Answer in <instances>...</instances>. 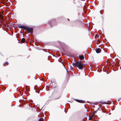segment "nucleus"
Instances as JSON below:
<instances>
[{
	"instance_id": "1",
	"label": "nucleus",
	"mask_w": 121,
	"mask_h": 121,
	"mask_svg": "<svg viewBox=\"0 0 121 121\" xmlns=\"http://www.w3.org/2000/svg\"><path fill=\"white\" fill-rule=\"evenodd\" d=\"M73 65L74 67H78L80 69H82L83 67V65L78 61H77L73 63Z\"/></svg>"
},
{
	"instance_id": "2",
	"label": "nucleus",
	"mask_w": 121,
	"mask_h": 121,
	"mask_svg": "<svg viewBox=\"0 0 121 121\" xmlns=\"http://www.w3.org/2000/svg\"><path fill=\"white\" fill-rule=\"evenodd\" d=\"M22 28L25 30H26L28 31L30 33H33V29L32 28H30L27 26H21Z\"/></svg>"
},
{
	"instance_id": "3",
	"label": "nucleus",
	"mask_w": 121,
	"mask_h": 121,
	"mask_svg": "<svg viewBox=\"0 0 121 121\" xmlns=\"http://www.w3.org/2000/svg\"><path fill=\"white\" fill-rule=\"evenodd\" d=\"M95 51L97 53H99L100 52L101 50L100 48H97L95 49Z\"/></svg>"
},
{
	"instance_id": "4",
	"label": "nucleus",
	"mask_w": 121,
	"mask_h": 121,
	"mask_svg": "<svg viewBox=\"0 0 121 121\" xmlns=\"http://www.w3.org/2000/svg\"><path fill=\"white\" fill-rule=\"evenodd\" d=\"M76 101L80 103H83V101L82 100H78V99H76Z\"/></svg>"
},
{
	"instance_id": "5",
	"label": "nucleus",
	"mask_w": 121,
	"mask_h": 121,
	"mask_svg": "<svg viewBox=\"0 0 121 121\" xmlns=\"http://www.w3.org/2000/svg\"><path fill=\"white\" fill-rule=\"evenodd\" d=\"M84 58V56H79V58L80 60H83Z\"/></svg>"
},
{
	"instance_id": "6",
	"label": "nucleus",
	"mask_w": 121,
	"mask_h": 121,
	"mask_svg": "<svg viewBox=\"0 0 121 121\" xmlns=\"http://www.w3.org/2000/svg\"><path fill=\"white\" fill-rule=\"evenodd\" d=\"M25 39L24 38H23L21 40V42L22 43H24L25 42Z\"/></svg>"
},
{
	"instance_id": "7",
	"label": "nucleus",
	"mask_w": 121,
	"mask_h": 121,
	"mask_svg": "<svg viewBox=\"0 0 121 121\" xmlns=\"http://www.w3.org/2000/svg\"><path fill=\"white\" fill-rule=\"evenodd\" d=\"M8 65V63L7 62H6L5 63L3 64V65L5 66L6 65Z\"/></svg>"
},
{
	"instance_id": "8",
	"label": "nucleus",
	"mask_w": 121,
	"mask_h": 121,
	"mask_svg": "<svg viewBox=\"0 0 121 121\" xmlns=\"http://www.w3.org/2000/svg\"><path fill=\"white\" fill-rule=\"evenodd\" d=\"M3 17L1 15V14H0V18L2 20H3Z\"/></svg>"
},
{
	"instance_id": "9",
	"label": "nucleus",
	"mask_w": 121,
	"mask_h": 121,
	"mask_svg": "<svg viewBox=\"0 0 121 121\" xmlns=\"http://www.w3.org/2000/svg\"><path fill=\"white\" fill-rule=\"evenodd\" d=\"M95 37L96 38H98L99 37V36L98 35L96 34L95 35Z\"/></svg>"
},
{
	"instance_id": "10",
	"label": "nucleus",
	"mask_w": 121,
	"mask_h": 121,
	"mask_svg": "<svg viewBox=\"0 0 121 121\" xmlns=\"http://www.w3.org/2000/svg\"><path fill=\"white\" fill-rule=\"evenodd\" d=\"M43 118H40L39 119V121H43Z\"/></svg>"
},
{
	"instance_id": "11",
	"label": "nucleus",
	"mask_w": 121,
	"mask_h": 121,
	"mask_svg": "<svg viewBox=\"0 0 121 121\" xmlns=\"http://www.w3.org/2000/svg\"><path fill=\"white\" fill-rule=\"evenodd\" d=\"M104 3L103 2L102 3V6H103V7H104Z\"/></svg>"
},
{
	"instance_id": "12",
	"label": "nucleus",
	"mask_w": 121,
	"mask_h": 121,
	"mask_svg": "<svg viewBox=\"0 0 121 121\" xmlns=\"http://www.w3.org/2000/svg\"><path fill=\"white\" fill-rule=\"evenodd\" d=\"M93 117V116L92 115L91 117L89 118V120H90L91 118H92Z\"/></svg>"
},
{
	"instance_id": "13",
	"label": "nucleus",
	"mask_w": 121,
	"mask_h": 121,
	"mask_svg": "<svg viewBox=\"0 0 121 121\" xmlns=\"http://www.w3.org/2000/svg\"><path fill=\"white\" fill-rule=\"evenodd\" d=\"M106 104H108L109 105L110 104V103L106 102Z\"/></svg>"
},
{
	"instance_id": "14",
	"label": "nucleus",
	"mask_w": 121,
	"mask_h": 121,
	"mask_svg": "<svg viewBox=\"0 0 121 121\" xmlns=\"http://www.w3.org/2000/svg\"><path fill=\"white\" fill-rule=\"evenodd\" d=\"M103 71H105L103 69Z\"/></svg>"
},
{
	"instance_id": "15",
	"label": "nucleus",
	"mask_w": 121,
	"mask_h": 121,
	"mask_svg": "<svg viewBox=\"0 0 121 121\" xmlns=\"http://www.w3.org/2000/svg\"><path fill=\"white\" fill-rule=\"evenodd\" d=\"M109 115H110L111 114V113H109Z\"/></svg>"
},
{
	"instance_id": "16",
	"label": "nucleus",
	"mask_w": 121,
	"mask_h": 121,
	"mask_svg": "<svg viewBox=\"0 0 121 121\" xmlns=\"http://www.w3.org/2000/svg\"><path fill=\"white\" fill-rule=\"evenodd\" d=\"M104 104H106V102H105Z\"/></svg>"
},
{
	"instance_id": "17",
	"label": "nucleus",
	"mask_w": 121,
	"mask_h": 121,
	"mask_svg": "<svg viewBox=\"0 0 121 121\" xmlns=\"http://www.w3.org/2000/svg\"><path fill=\"white\" fill-rule=\"evenodd\" d=\"M100 13H101V14H101V13L100 11Z\"/></svg>"
}]
</instances>
